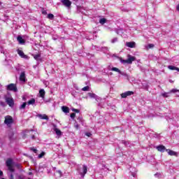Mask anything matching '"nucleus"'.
<instances>
[{"mask_svg": "<svg viewBox=\"0 0 179 179\" xmlns=\"http://www.w3.org/2000/svg\"><path fill=\"white\" fill-rule=\"evenodd\" d=\"M6 164L8 169L9 172H8V176L9 179H15L13 176V173H15V168H13V160L8 159L6 162Z\"/></svg>", "mask_w": 179, "mask_h": 179, "instance_id": "1", "label": "nucleus"}, {"mask_svg": "<svg viewBox=\"0 0 179 179\" xmlns=\"http://www.w3.org/2000/svg\"><path fill=\"white\" fill-rule=\"evenodd\" d=\"M136 60V57L131 56V55H127V59L122 60L123 64H132L134 61Z\"/></svg>", "mask_w": 179, "mask_h": 179, "instance_id": "2", "label": "nucleus"}, {"mask_svg": "<svg viewBox=\"0 0 179 179\" xmlns=\"http://www.w3.org/2000/svg\"><path fill=\"white\" fill-rule=\"evenodd\" d=\"M4 124L9 127V125H12L13 124V117L10 115H7L5 117Z\"/></svg>", "mask_w": 179, "mask_h": 179, "instance_id": "3", "label": "nucleus"}, {"mask_svg": "<svg viewBox=\"0 0 179 179\" xmlns=\"http://www.w3.org/2000/svg\"><path fill=\"white\" fill-rule=\"evenodd\" d=\"M6 103H7L9 107H13V106H15V101H13V98L12 97H6Z\"/></svg>", "mask_w": 179, "mask_h": 179, "instance_id": "4", "label": "nucleus"}, {"mask_svg": "<svg viewBox=\"0 0 179 179\" xmlns=\"http://www.w3.org/2000/svg\"><path fill=\"white\" fill-rule=\"evenodd\" d=\"M7 90H11L12 92H17V87H16V85L11 83L7 86Z\"/></svg>", "mask_w": 179, "mask_h": 179, "instance_id": "5", "label": "nucleus"}, {"mask_svg": "<svg viewBox=\"0 0 179 179\" xmlns=\"http://www.w3.org/2000/svg\"><path fill=\"white\" fill-rule=\"evenodd\" d=\"M132 94H134V92L127 91V92H125L124 93L121 94V97L122 99H127L128 96H132Z\"/></svg>", "mask_w": 179, "mask_h": 179, "instance_id": "6", "label": "nucleus"}, {"mask_svg": "<svg viewBox=\"0 0 179 179\" xmlns=\"http://www.w3.org/2000/svg\"><path fill=\"white\" fill-rule=\"evenodd\" d=\"M61 2L64 6H66V8H70L72 5V2L69 0H62Z\"/></svg>", "mask_w": 179, "mask_h": 179, "instance_id": "7", "label": "nucleus"}, {"mask_svg": "<svg viewBox=\"0 0 179 179\" xmlns=\"http://www.w3.org/2000/svg\"><path fill=\"white\" fill-rule=\"evenodd\" d=\"M87 173V166L86 165L83 166V171L80 172V175L82 178L85 177V175Z\"/></svg>", "mask_w": 179, "mask_h": 179, "instance_id": "8", "label": "nucleus"}, {"mask_svg": "<svg viewBox=\"0 0 179 179\" xmlns=\"http://www.w3.org/2000/svg\"><path fill=\"white\" fill-rule=\"evenodd\" d=\"M17 54L21 57V58H24V59H27V55H24L22 50H17Z\"/></svg>", "mask_w": 179, "mask_h": 179, "instance_id": "9", "label": "nucleus"}, {"mask_svg": "<svg viewBox=\"0 0 179 179\" xmlns=\"http://www.w3.org/2000/svg\"><path fill=\"white\" fill-rule=\"evenodd\" d=\"M156 149L158 150V152H162V153L164 152V150H167L164 145H158L156 147Z\"/></svg>", "mask_w": 179, "mask_h": 179, "instance_id": "10", "label": "nucleus"}, {"mask_svg": "<svg viewBox=\"0 0 179 179\" xmlns=\"http://www.w3.org/2000/svg\"><path fill=\"white\" fill-rule=\"evenodd\" d=\"M20 80H21V82H26V73H24V72L21 73L20 76Z\"/></svg>", "mask_w": 179, "mask_h": 179, "instance_id": "11", "label": "nucleus"}, {"mask_svg": "<svg viewBox=\"0 0 179 179\" xmlns=\"http://www.w3.org/2000/svg\"><path fill=\"white\" fill-rule=\"evenodd\" d=\"M126 45L129 48H135V42H127Z\"/></svg>", "mask_w": 179, "mask_h": 179, "instance_id": "12", "label": "nucleus"}, {"mask_svg": "<svg viewBox=\"0 0 179 179\" xmlns=\"http://www.w3.org/2000/svg\"><path fill=\"white\" fill-rule=\"evenodd\" d=\"M37 117H38V118H40L41 120H48V116H47V115L45 114H38Z\"/></svg>", "mask_w": 179, "mask_h": 179, "instance_id": "13", "label": "nucleus"}, {"mask_svg": "<svg viewBox=\"0 0 179 179\" xmlns=\"http://www.w3.org/2000/svg\"><path fill=\"white\" fill-rule=\"evenodd\" d=\"M17 40L20 44H24L26 43L21 36H18Z\"/></svg>", "mask_w": 179, "mask_h": 179, "instance_id": "14", "label": "nucleus"}, {"mask_svg": "<svg viewBox=\"0 0 179 179\" xmlns=\"http://www.w3.org/2000/svg\"><path fill=\"white\" fill-rule=\"evenodd\" d=\"M166 151L168 152V155H169V156H177V152L171 150H166Z\"/></svg>", "mask_w": 179, "mask_h": 179, "instance_id": "15", "label": "nucleus"}, {"mask_svg": "<svg viewBox=\"0 0 179 179\" xmlns=\"http://www.w3.org/2000/svg\"><path fill=\"white\" fill-rule=\"evenodd\" d=\"M168 69H170L171 71H177L178 72H179V68L174 66H168Z\"/></svg>", "mask_w": 179, "mask_h": 179, "instance_id": "16", "label": "nucleus"}, {"mask_svg": "<svg viewBox=\"0 0 179 179\" xmlns=\"http://www.w3.org/2000/svg\"><path fill=\"white\" fill-rule=\"evenodd\" d=\"M62 110L63 113H65L66 114H68V113H69V108L68 106H62Z\"/></svg>", "mask_w": 179, "mask_h": 179, "instance_id": "17", "label": "nucleus"}, {"mask_svg": "<svg viewBox=\"0 0 179 179\" xmlns=\"http://www.w3.org/2000/svg\"><path fill=\"white\" fill-rule=\"evenodd\" d=\"M39 94H40V97H41L42 99H44V96H45V91L44 90H40Z\"/></svg>", "mask_w": 179, "mask_h": 179, "instance_id": "18", "label": "nucleus"}, {"mask_svg": "<svg viewBox=\"0 0 179 179\" xmlns=\"http://www.w3.org/2000/svg\"><path fill=\"white\" fill-rule=\"evenodd\" d=\"M54 131L56 133V135H57L58 136H61V135H62V132H61V130H59L57 128H55Z\"/></svg>", "mask_w": 179, "mask_h": 179, "instance_id": "19", "label": "nucleus"}, {"mask_svg": "<svg viewBox=\"0 0 179 179\" xmlns=\"http://www.w3.org/2000/svg\"><path fill=\"white\" fill-rule=\"evenodd\" d=\"M100 24H104L105 23H107V20L106 18H101L99 20Z\"/></svg>", "mask_w": 179, "mask_h": 179, "instance_id": "20", "label": "nucleus"}, {"mask_svg": "<svg viewBox=\"0 0 179 179\" xmlns=\"http://www.w3.org/2000/svg\"><path fill=\"white\" fill-rule=\"evenodd\" d=\"M34 103H36V99H30V100L28 101V105H29V106L33 105V104H34Z\"/></svg>", "mask_w": 179, "mask_h": 179, "instance_id": "21", "label": "nucleus"}, {"mask_svg": "<svg viewBox=\"0 0 179 179\" xmlns=\"http://www.w3.org/2000/svg\"><path fill=\"white\" fill-rule=\"evenodd\" d=\"M88 94H89L90 97H91V99H97V95H96L95 94L89 93Z\"/></svg>", "mask_w": 179, "mask_h": 179, "instance_id": "22", "label": "nucleus"}, {"mask_svg": "<svg viewBox=\"0 0 179 179\" xmlns=\"http://www.w3.org/2000/svg\"><path fill=\"white\" fill-rule=\"evenodd\" d=\"M111 71H113L114 72H117L118 73H120L121 72V70H120L117 67H113L111 69Z\"/></svg>", "mask_w": 179, "mask_h": 179, "instance_id": "23", "label": "nucleus"}, {"mask_svg": "<svg viewBox=\"0 0 179 179\" xmlns=\"http://www.w3.org/2000/svg\"><path fill=\"white\" fill-rule=\"evenodd\" d=\"M27 103L26 102H24V103L20 106V110L26 108V105H27Z\"/></svg>", "mask_w": 179, "mask_h": 179, "instance_id": "24", "label": "nucleus"}, {"mask_svg": "<svg viewBox=\"0 0 179 179\" xmlns=\"http://www.w3.org/2000/svg\"><path fill=\"white\" fill-rule=\"evenodd\" d=\"M48 19H50V20H54V15L51 13L48 15Z\"/></svg>", "mask_w": 179, "mask_h": 179, "instance_id": "25", "label": "nucleus"}, {"mask_svg": "<svg viewBox=\"0 0 179 179\" xmlns=\"http://www.w3.org/2000/svg\"><path fill=\"white\" fill-rule=\"evenodd\" d=\"M120 73V75H122V76H125V77L127 78V79H128L129 76H128V74H127V73L122 72V71H120V73Z\"/></svg>", "mask_w": 179, "mask_h": 179, "instance_id": "26", "label": "nucleus"}, {"mask_svg": "<svg viewBox=\"0 0 179 179\" xmlns=\"http://www.w3.org/2000/svg\"><path fill=\"white\" fill-rule=\"evenodd\" d=\"M170 92H164L162 94L163 97H169L170 95Z\"/></svg>", "mask_w": 179, "mask_h": 179, "instance_id": "27", "label": "nucleus"}, {"mask_svg": "<svg viewBox=\"0 0 179 179\" xmlns=\"http://www.w3.org/2000/svg\"><path fill=\"white\" fill-rule=\"evenodd\" d=\"M8 138L10 139H12V138H13V131H10L9 134H8Z\"/></svg>", "mask_w": 179, "mask_h": 179, "instance_id": "28", "label": "nucleus"}, {"mask_svg": "<svg viewBox=\"0 0 179 179\" xmlns=\"http://www.w3.org/2000/svg\"><path fill=\"white\" fill-rule=\"evenodd\" d=\"M118 41V38H113L112 40H111V43L113 44H114V43H117Z\"/></svg>", "mask_w": 179, "mask_h": 179, "instance_id": "29", "label": "nucleus"}, {"mask_svg": "<svg viewBox=\"0 0 179 179\" xmlns=\"http://www.w3.org/2000/svg\"><path fill=\"white\" fill-rule=\"evenodd\" d=\"M87 90H89V86L84 87L82 89V91H83V92H87Z\"/></svg>", "mask_w": 179, "mask_h": 179, "instance_id": "30", "label": "nucleus"}, {"mask_svg": "<svg viewBox=\"0 0 179 179\" xmlns=\"http://www.w3.org/2000/svg\"><path fill=\"white\" fill-rule=\"evenodd\" d=\"M70 117H71V118H72V120H75V117H76V113H71Z\"/></svg>", "mask_w": 179, "mask_h": 179, "instance_id": "31", "label": "nucleus"}, {"mask_svg": "<svg viewBox=\"0 0 179 179\" xmlns=\"http://www.w3.org/2000/svg\"><path fill=\"white\" fill-rule=\"evenodd\" d=\"M72 110V111H73L74 113H80V110H79L78 109H76V108H72L71 109Z\"/></svg>", "mask_w": 179, "mask_h": 179, "instance_id": "32", "label": "nucleus"}, {"mask_svg": "<svg viewBox=\"0 0 179 179\" xmlns=\"http://www.w3.org/2000/svg\"><path fill=\"white\" fill-rule=\"evenodd\" d=\"M44 155H45V152H42L38 155L39 159H41V157H43V156H44Z\"/></svg>", "mask_w": 179, "mask_h": 179, "instance_id": "33", "label": "nucleus"}, {"mask_svg": "<svg viewBox=\"0 0 179 179\" xmlns=\"http://www.w3.org/2000/svg\"><path fill=\"white\" fill-rule=\"evenodd\" d=\"M34 59L38 60V59L40 58V55H34Z\"/></svg>", "mask_w": 179, "mask_h": 179, "instance_id": "34", "label": "nucleus"}, {"mask_svg": "<svg viewBox=\"0 0 179 179\" xmlns=\"http://www.w3.org/2000/svg\"><path fill=\"white\" fill-rule=\"evenodd\" d=\"M177 92H178V90L173 89V90H171L170 93H177Z\"/></svg>", "mask_w": 179, "mask_h": 179, "instance_id": "35", "label": "nucleus"}, {"mask_svg": "<svg viewBox=\"0 0 179 179\" xmlns=\"http://www.w3.org/2000/svg\"><path fill=\"white\" fill-rule=\"evenodd\" d=\"M74 127H75V128H76L77 129H79V124H78L77 122H76V123L74 124Z\"/></svg>", "mask_w": 179, "mask_h": 179, "instance_id": "36", "label": "nucleus"}, {"mask_svg": "<svg viewBox=\"0 0 179 179\" xmlns=\"http://www.w3.org/2000/svg\"><path fill=\"white\" fill-rule=\"evenodd\" d=\"M31 150H32V152H34V153H37V149H36L34 148H31Z\"/></svg>", "mask_w": 179, "mask_h": 179, "instance_id": "37", "label": "nucleus"}, {"mask_svg": "<svg viewBox=\"0 0 179 179\" xmlns=\"http://www.w3.org/2000/svg\"><path fill=\"white\" fill-rule=\"evenodd\" d=\"M148 47H149V48H153V47H155V45H154V44H152V43H150V44L148 45Z\"/></svg>", "mask_w": 179, "mask_h": 179, "instance_id": "38", "label": "nucleus"}, {"mask_svg": "<svg viewBox=\"0 0 179 179\" xmlns=\"http://www.w3.org/2000/svg\"><path fill=\"white\" fill-rule=\"evenodd\" d=\"M0 106H2L3 107H5V102L0 101Z\"/></svg>", "mask_w": 179, "mask_h": 179, "instance_id": "39", "label": "nucleus"}, {"mask_svg": "<svg viewBox=\"0 0 179 179\" xmlns=\"http://www.w3.org/2000/svg\"><path fill=\"white\" fill-rule=\"evenodd\" d=\"M57 172L59 173L60 177H62V171H57Z\"/></svg>", "mask_w": 179, "mask_h": 179, "instance_id": "40", "label": "nucleus"}, {"mask_svg": "<svg viewBox=\"0 0 179 179\" xmlns=\"http://www.w3.org/2000/svg\"><path fill=\"white\" fill-rule=\"evenodd\" d=\"M2 176H3V172H2V171H0V177H2Z\"/></svg>", "mask_w": 179, "mask_h": 179, "instance_id": "41", "label": "nucleus"}, {"mask_svg": "<svg viewBox=\"0 0 179 179\" xmlns=\"http://www.w3.org/2000/svg\"><path fill=\"white\" fill-rule=\"evenodd\" d=\"M95 100H96V101H99V100H100V97H99L98 96H96V99H95Z\"/></svg>", "mask_w": 179, "mask_h": 179, "instance_id": "42", "label": "nucleus"}, {"mask_svg": "<svg viewBox=\"0 0 179 179\" xmlns=\"http://www.w3.org/2000/svg\"><path fill=\"white\" fill-rule=\"evenodd\" d=\"M160 176V173H155V177H159Z\"/></svg>", "mask_w": 179, "mask_h": 179, "instance_id": "43", "label": "nucleus"}, {"mask_svg": "<svg viewBox=\"0 0 179 179\" xmlns=\"http://www.w3.org/2000/svg\"><path fill=\"white\" fill-rule=\"evenodd\" d=\"M42 13H43V15H45V14H47V11L44 10V11L42 12Z\"/></svg>", "mask_w": 179, "mask_h": 179, "instance_id": "44", "label": "nucleus"}, {"mask_svg": "<svg viewBox=\"0 0 179 179\" xmlns=\"http://www.w3.org/2000/svg\"><path fill=\"white\" fill-rule=\"evenodd\" d=\"M17 166V167H18V169H20L22 166H20V164H17L16 165Z\"/></svg>", "mask_w": 179, "mask_h": 179, "instance_id": "45", "label": "nucleus"}, {"mask_svg": "<svg viewBox=\"0 0 179 179\" xmlns=\"http://www.w3.org/2000/svg\"><path fill=\"white\" fill-rule=\"evenodd\" d=\"M29 176H33V172H29Z\"/></svg>", "mask_w": 179, "mask_h": 179, "instance_id": "46", "label": "nucleus"}, {"mask_svg": "<svg viewBox=\"0 0 179 179\" xmlns=\"http://www.w3.org/2000/svg\"><path fill=\"white\" fill-rule=\"evenodd\" d=\"M87 136H90V135H92L90 133H87L86 134Z\"/></svg>", "mask_w": 179, "mask_h": 179, "instance_id": "47", "label": "nucleus"}, {"mask_svg": "<svg viewBox=\"0 0 179 179\" xmlns=\"http://www.w3.org/2000/svg\"><path fill=\"white\" fill-rule=\"evenodd\" d=\"M1 87H2V85L0 84V92H2V89Z\"/></svg>", "mask_w": 179, "mask_h": 179, "instance_id": "48", "label": "nucleus"}, {"mask_svg": "<svg viewBox=\"0 0 179 179\" xmlns=\"http://www.w3.org/2000/svg\"><path fill=\"white\" fill-rule=\"evenodd\" d=\"M35 138H36V136H34V135L32 136V137H31L32 139H35Z\"/></svg>", "mask_w": 179, "mask_h": 179, "instance_id": "49", "label": "nucleus"}, {"mask_svg": "<svg viewBox=\"0 0 179 179\" xmlns=\"http://www.w3.org/2000/svg\"><path fill=\"white\" fill-rule=\"evenodd\" d=\"M104 48L106 50V51L108 50V48H107V47H106Z\"/></svg>", "mask_w": 179, "mask_h": 179, "instance_id": "50", "label": "nucleus"}, {"mask_svg": "<svg viewBox=\"0 0 179 179\" xmlns=\"http://www.w3.org/2000/svg\"><path fill=\"white\" fill-rule=\"evenodd\" d=\"M169 82H171V83H173V80H170Z\"/></svg>", "mask_w": 179, "mask_h": 179, "instance_id": "51", "label": "nucleus"}, {"mask_svg": "<svg viewBox=\"0 0 179 179\" xmlns=\"http://www.w3.org/2000/svg\"><path fill=\"white\" fill-rule=\"evenodd\" d=\"M0 99H1V96H0Z\"/></svg>", "mask_w": 179, "mask_h": 179, "instance_id": "52", "label": "nucleus"}]
</instances>
